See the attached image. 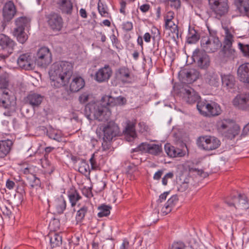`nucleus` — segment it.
Masks as SVG:
<instances>
[{"label": "nucleus", "instance_id": "b1692460", "mask_svg": "<svg viewBox=\"0 0 249 249\" xmlns=\"http://www.w3.org/2000/svg\"><path fill=\"white\" fill-rule=\"evenodd\" d=\"M123 132L127 141H132L137 136L135 124L129 121H128Z\"/></svg>", "mask_w": 249, "mask_h": 249}, {"label": "nucleus", "instance_id": "ea45409f", "mask_svg": "<svg viewBox=\"0 0 249 249\" xmlns=\"http://www.w3.org/2000/svg\"><path fill=\"white\" fill-rule=\"evenodd\" d=\"M88 213V207L83 206L77 212L75 219L77 223H81L86 214Z\"/></svg>", "mask_w": 249, "mask_h": 249}, {"label": "nucleus", "instance_id": "aec40b11", "mask_svg": "<svg viewBox=\"0 0 249 249\" xmlns=\"http://www.w3.org/2000/svg\"><path fill=\"white\" fill-rule=\"evenodd\" d=\"M184 98L186 102L189 104H193L198 102L200 96L195 90L190 87L185 88L182 90Z\"/></svg>", "mask_w": 249, "mask_h": 249}, {"label": "nucleus", "instance_id": "f03ea898", "mask_svg": "<svg viewBox=\"0 0 249 249\" xmlns=\"http://www.w3.org/2000/svg\"><path fill=\"white\" fill-rule=\"evenodd\" d=\"M84 113L88 119H94L99 121H107L110 114L106 107L95 102H90L86 104Z\"/></svg>", "mask_w": 249, "mask_h": 249}, {"label": "nucleus", "instance_id": "393cba45", "mask_svg": "<svg viewBox=\"0 0 249 249\" xmlns=\"http://www.w3.org/2000/svg\"><path fill=\"white\" fill-rule=\"evenodd\" d=\"M85 85L84 79L81 76L73 77L70 84V90L76 92L82 89Z\"/></svg>", "mask_w": 249, "mask_h": 249}, {"label": "nucleus", "instance_id": "7ed1b4c3", "mask_svg": "<svg viewBox=\"0 0 249 249\" xmlns=\"http://www.w3.org/2000/svg\"><path fill=\"white\" fill-rule=\"evenodd\" d=\"M201 46L206 53H213L222 46V43L217 36H204L201 39Z\"/></svg>", "mask_w": 249, "mask_h": 249}, {"label": "nucleus", "instance_id": "79ce46f5", "mask_svg": "<svg viewBox=\"0 0 249 249\" xmlns=\"http://www.w3.org/2000/svg\"><path fill=\"white\" fill-rule=\"evenodd\" d=\"M233 124L226 135L227 137L231 139L234 138L239 134L240 131V127L238 124H236L234 122H233Z\"/></svg>", "mask_w": 249, "mask_h": 249}, {"label": "nucleus", "instance_id": "09e8293b", "mask_svg": "<svg viewBox=\"0 0 249 249\" xmlns=\"http://www.w3.org/2000/svg\"><path fill=\"white\" fill-rule=\"evenodd\" d=\"M47 136L57 142H60L62 140L61 133L53 129H50L47 132Z\"/></svg>", "mask_w": 249, "mask_h": 249}, {"label": "nucleus", "instance_id": "6ab92c4d", "mask_svg": "<svg viewBox=\"0 0 249 249\" xmlns=\"http://www.w3.org/2000/svg\"><path fill=\"white\" fill-rule=\"evenodd\" d=\"M112 71L109 65H106L98 70L95 75V79L99 83L106 82L111 77Z\"/></svg>", "mask_w": 249, "mask_h": 249}, {"label": "nucleus", "instance_id": "1a4fd4ad", "mask_svg": "<svg viewBox=\"0 0 249 249\" xmlns=\"http://www.w3.org/2000/svg\"><path fill=\"white\" fill-rule=\"evenodd\" d=\"M192 58L193 61L196 62L197 66L202 69H206L210 65L209 56L204 51L196 49L193 53Z\"/></svg>", "mask_w": 249, "mask_h": 249}, {"label": "nucleus", "instance_id": "37998d69", "mask_svg": "<svg viewBox=\"0 0 249 249\" xmlns=\"http://www.w3.org/2000/svg\"><path fill=\"white\" fill-rule=\"evenodd\" d=\"M28 183L31 188H34L36 186H39L40 185V180L37 178L35 175L30 174L26 177Z\"/></svg>", "mask_w": 249, "mask_h": 249}, {"label": "nucleus", "instance_id": "58836bf2", "mask_svg": "<svg viewBox=\"0 0 249 249\" xmlns=\"http://www.w3.org/2000/svg\"><path fill=\"white\" fill-rule=\"evenodd\" d=\"M148 147L147 153L155 156L160 155L162 151V148L161 144L159 145L154 143H149Z\"/></svg>", "mask_w": 249, "mask_h": 249}, {"label": "nucleus", "instance_id": "864d4df0", "mask_svg": "<svg viewBox=\"0 0 249 249\" xmlns=\"http://www.w3.org/2000/svg\"><path fill=\"white\" fill-rule=\"evenodd\" d=\"M80 237L79 236H72L71 238L68 240L69 241V249H75V247L79 245L80 241Z\"/></svg>", "mask_w": 249, "mask_h": 249}, {"label": "nucleus", "instance_id": "de8ad7c7", "mask_svg": "<svg viewBox=\"0 0 249 249\" xmlns=\"http://www.w3.org/2000/svg\"><path fill=\"white\" fill-rule=\"evenodd\" d=\"M9 76L8 73L4 72L0 75V88L6 89L9 86Z\"/></svg>", "mask_w": 249, "mask_h": 249}, {"label": "nucleus", "instance_id": "680f3d73", "mask_svg": "<svg viewBox=\"0 0 249 249\" xmlns=\"http://www.w3.org/2000/svg\"><path fill=\"white\" fill-rule=\"evenodd\" d=\"M186 246L182 242H175L170 249H185Z\"/></svg>", "mask_w": 249, "mask_h": 249}, {"label": "nucleus", "instance_id": "c9c22d12", "mask_svg": "<svg viewBox=\"0 0 249 249\" xmlns=\"http://www.w3.org/2000/svg\"><path fill=\"white\" fill-rule=\"evenodd\" d=\"M51 247L52 248H54L59 247L62 243V236L58 233H53L48 235Z\"/></svg>", "mask_w": 249, "mask_h": 249}, {"label": "nucleus", "instance_id": "603ef678", "mask_svg": "<svg viewBox=\"0 0 249 249\" xmlns=\"http://www.w3.org/2000/svg\"><path fill=\"white\" fill-rule=\"evenodd\" d=\"M174 17V13L172 11L167 12L165 17V26L166 28H172V25L170 24V22Z\"/></svg>", "mask_w": 249, "mask_h": 249}, {"label": "nucleus", "instance_id": "4d7b16f0", "mask_svg": "<svg viewBox=\"0 0 249 249\" xmlns=\"http://www.w3.org/2000/svg\"><path fill=\"white\" fill-rule=\"evenodd\" d=\"M98 10L101 16L106 17L107 16L108 13L107 11V8L104 6L101 0H99L98 3Z\"/></svg>", "mask_w": 249, "mask_h": 249}, {"label": "nucleus", "instance_id": "0e129e2a", "mask_svg": "<svg viewBox=\"0 0 249 249\" xmlns=\"http://www.w3.org/2000/svg\"><path fill=\"white\" fill-rule=\"evenodd\" d=\"M133 23L130 21L124 22L122 24L123 29L126 32H129L133 29Z\"/></svg>", "mask_w": 249, "mask_h": 249}, {"label": "nucleus", "instance_id": "e2e57ef3", "mask_svg": "<svg viewBox=\"0 0 249 249\" xmlns=\"http://www.w3.org/2000/svg\"><path fill=\"white\" fill-rule=\"evenodd\" d=\"M82 194L88 198H91L93 196L91 188L90 187H84L82 189Z\"/></svg>", "mask_w": 249, "mask_h": 249}, {"label": "nucleus", "instance_id": "72a5a7b5", "mask_svg": "<svg viewBox=\"0 0 249 249\" xmlns=\"http://www.w3.org/2000/svg\"><path fill=\"white\" fill-rule=\"evenodd\" d=\"M178 201V197L177 195L172 196L166 202L162 211L163 213L167 214L172 210V208L175 205Z\"/></svg>", "mask_w": 249, "mask_h": 249}, {"label": "nucleus", "instance_id": "2eb2a0df", "mask_svg": "<svg viewBox=\"0 0 249 249\" xmlns=\"http://www.w3.org/2000/svg\"><path fill=\"white\" fill-rule=\"evenodd\" d=\"M48 23L50 27L54 31H59L63 27L62 17L55 13H52L47 17Z\"/></svg>", "mask_w": 249, "mask_h": 249}, {"label": "nucleus", "instance_id": "c85d7f7f", "mask_svg": "<svg viewBox=\"0 0 249 249\" xmlns=\"http://www.w3.org/2000/svg\"><path fill=\"white\" fill-rule=\"evenodd\" d=\"M12 145L11 141L7 140L0 141V158L5 157L10 152Z\"/></svg>", "mask_w": 249, "mask_h": 249}, {"label": "nucleus", "instance_id": "c03bdc74", "mask_svg": "<svg viewBox=\"0 0 249 249\" xmlns=\"http://www.w3.org/2000/svg\"><path fill=\"white\" fill-rule=\"evenodd\" d=\"M154 55L157 57H164L166 55V48L165 46L163 45H160L159 43L157 44V48L153 52Z\"/></svg>", "mask_w": 249, "mask_h": 249}, {"label": "nucleus", "instance_id": "39448f33", "mask_svg": "<svg viewBox=\"0 0 249 249\" xmlns=\"http://www.w3.org/2000/svg\"><path fill=\"white\" fill-rule=\"evenodd\" d=\"M16 43L12 39L4 34H0V57L5 59L13 52Z\"/></svg>", "mask_w": 249, "mask_h": 249}, {"label": "nucleus", "instance_id": "a878e982", "mask_svg": "<svg viewBox=\"0 0 249 249\" xmlns=\"http://www.w3.org/2000/svg\"><path fill=\"white\" fill-rule=\"evenodd\" d=\"M221 80L223 87L227 89H233L235 84V78L231 74L221 75Z\"/></svg>", "mask_w": 249, "mask_h": 249}, {"label": "nucleus", "instance_id": "0eeeda50", "mask_svg": "<svg viewBox=\"0 0 249 249\" xmlns=\"http://www.w3.org/2000/svg\"><path fill=\"white\" fill-rule=\"evenodd\" d=\"M52 61V55L50 50L46 47H41L38 50L35 56V63L38 66L46 67Z\"/></svg>", "mask_w": 249, "mask_h": 249}, {"label": "nucleus", "instance_id": "a18cd8bd", "mask_svg": "<svg viewBox=\"0 0 249 249\" xmlns=\"http://www.w3.org/2000/svg\"><path fill=\"white\" fill-rule=\"evenodd\" d=\"M111 209V207L110 206L105 204H102L98 207L99 212L98 213V216L99 218L107 216L110 214Z\"/></svg>", "mask_w": 249, "mask_h": 249}, {"label": "nucleus", "instance_id": "c756f323", "mask_svg": "<svg viewBox=\"0 0 249 249\" xmlns=\"http://www.w3.org/2000/svg\"><path fill=\"white\" fill-rule=\"evenodd\" d=\"M207 112L206 117H213L220 115L222 112V109L217 103L211 101L210 107Z\"/></svg>", "mask_w": 249, "mask_h": 249}, {"label": "nucleus", "instance_id": "f257e3e1", "mask_svg": "<svg viewBox=\"0 0 249 249\" xmlns=\"http://www.w3.org/2000/svg\"><path fill=\"white\" fill-rule=\"evenodd\" d=\"M51 85L55 89L68 86L73 74V65L68 61L53 64L49 72Z\"/></svg>", "mask_w": 249, "mask_h": 249}, {"label": "nucleus", "instance_id": "4c0bfd02", "mask_svg": "<svg viewBox=\"0 0 249 249\" xmlns=\"http://www.w3.org/2000/svg\"><path fill=\"white\" fill-rule=\"evenodd\" d=\"M102 106L106 107L108 110V107H112L116 106V102L115 98L112 97L111 96L106 95L102 97Z\"/></svg>", "mask_w": 249, "mask_h": 249}, {"label": "nucleus", "instance_id": "473e14b6", "mask_svg": "<svg viewBox=\"0 0 249 249\" xmlns=\"http://www.w3.org/2000/svg\"><path fill=\"white\" fill-rule=\"evenodd\" d=\"M210 107V101L204 100H199L197 102L196 105L197 109L199 113L203 116L206 117L207 111Z\"/></svg>", "mask_w": 249, "mask_h": 249}, {"label": "nucleus", "instance_id": "bf43d9fd", "mask_svg": "<svg viewBox=\"0 0 249 249\" xmlns=\"http://www.w3.org/2000/svg\"><path fill=\"white\" fill-rule=\"evenodd\" d=\"M89 94L87 92H84L81 94L78 98L80 103L82 104L86 103L89 101Z\"/></svg>", "mask_w": 249, "mask_h": 249}, {"label": "nucleus", "instance_id": "a19ab883", "mask_svg": "<svg viewBox=\"0 0 249 249\" xmlns=\"http://www.w3.org/2000/svg\"><path fill=\"white\" fill-rule=\"evenodd\" d=\"M13 35L17 37V40L21 44L24 43L28 39V36L24 30L18 31L17 29H14Z\"/></svg>", "mask_w": 249, "mask_h": 249}, {"label": "nucleus", "instance_id": "4468645a", "mask_svg": "<svg viewBox=\"0 0 249 249\" xmlns=\"http://www.w3.org/2000/svg\"><path fill=\"white\" fill-rule=\"evenodd\" d=\"M17 61L18 66L25 70H32L34 68V60L30 53L20 54Z\"/></svg>", "mask_w": 249, "mask_h": 249}, {"label": "nucleus", "instance_id": "5701e85b", "mask_svg": "<svg viewBox=\"0 0 249 249\" xmlns=\"http://www.w3.org/2000/svg\"><path fill=\"white\" fill-rule=\"evenodd\" d=\"M164 149L167 155L170 157H182L185 155L182 149L176 148L169 143L164 145Z\"/></svg>", "mask_w": 249, "mask_h": 249}, {"label": "nucleus", "instance_id": "cd10ccee", "mask_svg": "<svg viewBox=\"0 0 249 249\" xmlns=\"http://www.w3.org/2000/svg\"><path fill=\"white\" fill-rule=\"evenodd\" d=\"M235 5L241 14L249 17V3L248 1L244 0H236Z\"/></svg>", "mask_w": 249, "mask_h": 249}, {"label": "nucleus", "instance_id": "5fc2aeb1", "mask_svg": "<svg viewBox=\"0 0 249 249\" xmlns=\"http://www.w3.org/2000/svg\"><path fill=\"white\" fill-rule=\"evenodd\" d=\"M1 210L3 213V214L7 216L8 217H10L12 214V210L13 207L10 205V204H8V205H5L0 208Z\"/></svg>", "mask_w": 249, "mask_h": 249}, {"label": "nucleus", "instance_id": "f8f14e48", "mask_svg": "<svg viewBox=\"0 0 249 249\" xmlns=\"http://www.w3.org/2000/svg\"><path fill=\"white\" fill-rule=\"evenodd\" d=\"M102 131L104 134L103 140L112 141L119 134V128L114 122L110 121L104 127Z\"/></svg>", "mask_w": 249, "mask_h": 249}, {"label": "nucleus", "instance_id": "9b49d317", "mask_svg": "<svg viewBox=\"0 0 249 249\" xmlns=\"http://www.w3.org/2000/svg\"><path fill=\"white\" fill-rule=\"evenodd\" d=\"M199 72L195 69H183L178 73V77L182 82L192 83L199 77Z\"/></svg>", "mask_w": 249, "mask_h": 249}, {"label": "nucleus", "instance_id": "2f4dec72", "mask_svg": "<svg viewBox=\"0 0 249 249\" xmlns=\"http://www.w3.org/2000/svg\"><path fill=\"white\" fill-rule=\"evenodd\" d=\"M200 38V35L198 32L194 28H189V33L187 37L186 42L188 44H195Z\"/></svg>", "mask_w": 249, "mask_h": 249}, {"label": "nucleus", "instance_id": "052dcab7", "mask_svg": "<svg viewBox=\"0 0 249 249\" xmlns=\"http://www.w3.org/2000/svg\"><path fill=\"white\" fill-rule=\"evenodd\" d=\"M174 178V173L170 172L166 174L162 178V183L163 185L166 186L168 183V179H172Z\"/></svg>", "mask_w": 249, "mask_h": 249}, {"label": "nucleus", "instance_id": "f3484780", "mask_svg": "<svg viewBox=\"0 0 249 249\" xmlns=\"http://www.w3.org/2000/svg\"><path fill=\"white\" fill-rule=\"evenodd\" d=\"M44 96L40 94L30 91L25 98V103L31 106L34 109L38 108L41 105Z\"/></svg>", "mask_w": 249, "mask_h": 249}, {"label": "nucleus", "instance_id": "4be33fe9", "mask_svg": "<svg viewBox=\"0 0 249 249\" xmlns=\"http://www.w3.org/2000/svg\"><path fill=\"white\" fill-rule=\"evenodd\" d=\"M206 83L212 87H217L220 83V78L218 75L215 72L208 71L204 76Z\"/></svg>", "mask_w": 249, "mask_h": 249}, {"label": "nucleus", "instance_id": "e433bc0d", "mask_svg": "<svg viewBox=\"0 0 249 249\" xmlns=\"http://www.w3.org/2000/svg\"><path fill=\"white\" fill-rule=\"evenodd\" d=\"M30 21V20L26 17H19L15 20L16 27L14 29L18 31L25 30V27L27 26Z\"/></svg>", "mask_w": 249, "mask_h": 249}, {"label": "nucleus", "instance_id": "49530a36", "mask_svg": "<svg viewBox=\"0 0 249 249\" xmlns=\"http://www.w3.org/2000/svg\"><path fill=\"white\" fill-rule=\"evenodd\" d=\"M69 198L72 207L74 206L76 202L81 198V196L76 190H74L71 192L69 195Z\"/></svg>", "mask_w": 249, "mask_h": 249}, {"label": "nucleus", "instance_id": "412c9836", "mask_svg": "<svg viewBox=\"0 0 249 249\" xmlns=\"http://www.w3.org/2000/svg\"><path fill=\"white\" fill-rule=\"evenodd\" d=\"M237 75L241 82L249 83V63L243 64L239 67Z\"/></svg>", "mask_w": 249, "mask_h": 249}, {"label": "nucleus", "instance_id": "f704fd0d", "mask_svg": "<svg viewBox=\"0 0 249 249\" xmlns=\"http://www.w3.org/2000/svg\"><path fill=\"white\" fill-rule=\"evenodd\" d=\"M55 207L58 214L63 213L66 208V201L62 196L55 199Z\"/></svg>", "mask_w": 249, "mask_h": 249}, {"label": "nucleus", "instance_id": "6e6552de", "mask_svg": "<svg viewBox=\"0 0 249 249\" xmlns=\"http://www.w3.org/2000/svg\"><path fill=\"white\" fill-rule=\"evenodd\" d=\"M233 38V35L229 29H227L223 41V46L221 50L224 57L230 58L234 57L235 51L232 47V43L234 42Z\"/></svg>", "mask_w": 249, "mask_h": 249}, {"label": "nucleus", "instance_id": "69168bd1", "mask_svg": "<svg viewBox=\"0 0 249 249\" xmlns=\"http://www.w3.org/2000/svg\"><path fill=\"white\" fill-rule=\"evenodd\" d=\"M115 101L116 102V106H123L126 104L127 100L126 98L122 96H119L115 98Z\"/></svg>", "mask_w": 249, "mask_h": 249}, {"label": "nucleus", "instance_id": "8fccbe9b", "mask_svg": "<svg viewBox=\"0 0 249 249\" xmlns=\"http://www.w3.org/2000/svg\"><path fill=\"white\" fill-rule=\"evenodd\" d=\"M9 95L8 92L3 91L0 95V106L7 108L9 107Z\"/></svg>", "mask_w": 249, "mask_h": 249}, {"label": "nucleus", "instance_id": "bb28decb", "mask_svg": "<svg viewBox=\"0 0 249 249\" xmlns=\"http://www.w3.org/2000/svg\"><path fill=\"white\" fill-rule=\"evenodd\" d=\"M233 121L231 119H223L217 123L218 130L226 136L229 129L233 125Z\"/></svg>", "mask_w": 249, "mask_h": 249}, {"label": "nucleus", "instance_id": "a211bd4d", "mask_svg": "<svg viewBox=\"0 0 249 249\" xmlns=\"http://www.w3.org/2000/svg\"><path fill=\"white\" fill-rule=\"evenodd\" d=\"M233 104L241 109L249 110V93L237 95L233 100Z\"/></svg>", "mask_w": 249, "mask_h": 249}, {"label": "nucleus", "instance_id": "ddd939ff", "mask_svg": "<svg viewBox=\"0 0 249 249\" xmlns=\"http://www.w3.org/2000/svg\"><path fill=\"white\" fill-rule=\"evenodd\" d=\"M116 79L124 84L132 83L133 77L129 69L123 67L118 69L115 72Z\"/></svg>", "mask_w": 249, "mask_h": 249}, {"label": "nucleus", "instance_id": "338daca9", "mask_svg": "<svg viewBox=\"0 0 249 249\" xmlns=\"http://www.w3.org/2000/svg\"><path fill=\"white\" fill-rule=\"evenodd\" d=\"M103 142L102 143V150L104 151H106L108 150L111 147V141H107L106 140H103Z\"/></svg>", "mask_w": 249, "mask_h": 249}, {"label": "nucleus", "instance_id": "3c124183", "mask_svg": "<svg viewBox=\"0 0 249 249\" xmlns=\"http://www.w3.org/2000/svg\"><path fill=\"white\" fill-rule=\"evenodd\" d=\"M78 171L83 174H86L87 173H89V166L86 160L83 159L81 160L80 163L79 165Z\"/></svg>", "mask_w": 249, "mask_h": 249}, {"label": "nucleus", "instance_id": "13d9d810", "mask_svg": "<svg viewBox=\"0 0 249 249\" xmlns=\"http://www.w3.org/2000/svg\"><path fill=\"white\" fill-rule=\"evenodd\" d=\"M238 46L244 55L249 58V45H243L241 43L239 42L238 43Z\"/></svg>", "mask_w": 249, "mask_h": 249}, {"label": "nucleus", "instance_id": "7c9ffc66", "mask_svg": "<svg viewBox=\"0 0 249 249\" xmlns=\"http://www.w3.org/2000/svg\"><path fill=\"white\" fill-rule=\"evenodd\" d=\"M58 4L59 8L63 13L68 15L71 14L73 5L71 0H61Z\"/></svg>", "mask_w": 249, "mask_h": 249}, {"label": "nucleus", "instance_id": "774afa93", "mask_svg": "<svg viewBox=\"0 0 249 249\" xmlns=\"http://www.w3.org/2000/svg\"><path fill=\"white\" fill-rule=\"evenodd\" d=\"M168 1H171L170 6L175 9H178L181 6V1L180 0H167Z\"/></svg>", "mask_w": 249, "mask_h": 249}, {"label": "nucleus", "instance_id": "9d476101", "mask_svg": "<svg viewBox=\"0 0 249 249\" xmlns=\"http://www.w3.org/2000/svg\"><path fill=\"white\" fill-rule=\"evenodd\" d=\"M17 8L12 0L6 2L2 9V25L6 26L14 18L17 13Z\"/></svg>", "mask_w": 249, "mask_h": 249}, {"label": "nucleus", "instance_id": "423d86ee", "mask_svg": "<svg viewBox=\"0 0 249 249\" xmlns=\"http://www.w3.org/2000/svg\"><path fill=\"white\" fill-rule=\"evenodd\" d=\"M196 143L199 147L208 151L216 149L220 145V142L217 138L211 136L199 137Z\"/></svg>", "mask_w": 249, "mask_h": 249}, {"label": "nucleus", "instance_id": "dca6fc26", "mask_svg": "<svg viewBox=\"0 0 249 249\" xmlns=\"http://www.w3.org/2000/svg\"><path fill=\"white\" fill-rule=\"evenodd\" d=\"M234 201H238V202L232 203L229 198L225 200V203L229 207H233L236 209H247L249 208L248 197L245 194H238V198H234Z\"/></svg>", "mask_w": 249, "mask_h": 249}, {"label": "nucleus", "instance_id": "20e7f679", "mask_svg": "<svg viewBox=\"0 0 249 249\" xmlns=\"http://www.w3.org/2000/svg\"><path fill=\"white\" fill-rule=\"evenodd\" d=\"M209 3L211 10L218 19H220L228 12L229 7L228 0H209Z\"/></svg>", "mask_w": 249, "mask_h": 249}, {"label": "nucleus", "instance_id": "6e6d98bb", "mask_svg": "<svg viewBox=\"0 0 249 249\" xmlns=\"http://www.w3.org/2000/svg\"><path fill=\"white\" fill-rule=\"evenodd\" d=\"M149 143L147 142H142L138 145L136 148L132 150V152L141 151L142 152L147 153L148 150Z\"/></svg>", "mask_w": 249, "mask_h": 249}]
</instances>
